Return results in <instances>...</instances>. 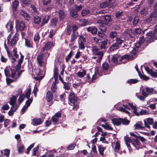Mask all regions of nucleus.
I'll use <instances>...</instances> for the list:
<instances>
[{
  "label": "nucleus",
  "mask_w": 157,
  "mask_h": 157,
  "mask_svg": "<svg viewBox=\"0 0 157 157\" xmlns=\"http://www.w3.org/2000/svg\"><path fill=\"white\" fill-rule=\"evenodd\" d=\"M43 122L41 118H34L33 119L32 124L36 126L41 124Z\"/></svg>",
  "instance_id": "nucleus-20"
},
{
  "label": "nucleus",
  "mask_w": 157,
  "mask_h": 157,
  "mask_svg": "<svg viewBox=\"0 0 157 157\" xmlns=\"http://www.w3.org/2000/svg\"><path fill=\"white\" fill-rule=\"evenodd\" d=\"M92 52L96 56H99V61H100L102 59L103 54L102 51L99 52V49L96 47H94L92 49Z\"/></svg>",
  "instance_id": "nucleus-4"
},
{
  "label": "nucleus",
  "mask_w": 157,
  "mask_h": 157,
  "mask_svg": "<svg viewBox=\"0 0 157 157\" xmlns=\"http://www.w3.org/2000/svg\"><path fill=\"white\" fill-rule=\"evenodd\" d=\"M117 35V33L116 31L112 32L109 33V36L112 38H114Z\"/></svg>",
  "instance_id": "nucleus-49"
},
{
  "label": "nucleus",
  "mask_w": 157,
  "mask_h": 157,
  "mask_svg": "<svg viewBox=\"0 0 157 157\" xmlns=\"http://www.w3.org/2000/svg\"><path fill=\"white\" fill-rule=\"evenodd\" d=\"M92 52L96 56H99V61H100L102 59L103 54L102 51L99 52V49L96 47H94L92 49Z\"/></svg>",
  "instance_id": "nucleus-2"
},
{
  "label": "nucleus",
  "mask_w": 157,
  "mask_h": 157,
  "mask_svg": "<svg viewBox=\"0 0 157 157\" xmlns=\"http://www.w3.org/2000/svg\"><path fill=\"white\" fill-rule=\"evenodd\" d=\"M116 40L117 44L119 45L121 44L124 41L123 40H121L120 38L117 37L116 38Z\"/></svg>",
  "instance_id": "nucleus-64"
},
{
  "label": "nucleus",
  "mask_w": 157,
  "mask_h": 157,
  "mask_svg": "<svg viewBox=\"0 0 157 157\" xmlns=\"http://www.w3.org/2000/svg\"><path fill=\"white\" fill-rule=\"evenodd\" d=\"M57 88L56 84H52V86L51 87V90L53 93H55L56 92Z\"/></svg>",
  "instance_id": "nucleus-51"
},
{
  "label": "nucleus",
  "mask_w": 157,
  "mask_h": 157,
  "mask_svg": "<svg viewBox=\"0 0 157 157\" xmlns=\"http://www.w3.org/2000/svg\"><path fill=\"white\" fill-rule=\"evenodd\" d=\"M17 97L15 96H12V98H10V101L9 102V103L10 105H14L16 102V101L17 100Z\"/></svg>",
  "instance_id": "nucleus-29"
},
{
  "label": "nucleus",
  "mask_w": 157,
  "mask_h": 157,
  "mask_svg": "<svg viewBox=\"0 0 157 157\" xmlns=\"http://www.w3.org/2000/svg\"><path fill=\"white\" fill-rule=\"evenodd\" d=\"M58 19L56 17H54L51 20V26L55 27L57 25Z\"/></svg>",
  "instance_id": "nucleus-27"
},
{
  "label": "nucleus",
  "mask_w": 157,
  "mask_h": 157,
  "mask_svg": "<svg viewBox=\"0 0 157 157\" xmlns=\"http://www.w3.org/2000/svg\"><path fill=\"white\" fill-rule=\"evenodd\" d=\"M138 80L136 79H130L127 81V82L128 84H135L138 82Z\"/></svg>",
  "instance_id": "nucleus-46"
},
{
  "label": "nucleus",
  "mask_w": 157,
  "mask_h": 157,
  "mask_svg": "<svg viewBox=\"0 0 157 157\" xmlns=\"http://www.w3.org/2000/svg\"><path fill=\"white\" fill-rule=\"evenodd\" d=\"M78 33H72L71 36V42H73L77 38L78 36L77 34Z\"/></svg>",
  "instance_id": "nucleus-39"
},
{
  "label": "nucleus",
  "mask_w": 157,
  "mask_h": 157,
  "mask_svg": "<svg viewBox=\"0 0 157 157\" xmlns=\"http://www.w3.org/2000/svg\"><path fill=\"white\" fill-rule=\"evenodd\" d=\"M75 10H76L77 12L81 10L82 8V6L81 5H80L79 6H78L75 5Z\"/></svg>",
  "instance_id": "nucleus-59"
},
{
  "label": "nucleus",
  "mask_w": 157,
  "mask_h": 157,
  "mask_svg": "<svg viewBox=\"0 0 157 157\" xmlns=\"http://www.w3.org/2000/svg\"><path fill=\"white\" fill-rule=\"evenodd\" d=\"M4 154L3 156L0 155V157H3L4 156H6L7 157H9L10 154V150L7 149H6L4 150Z\"/></svg>",
  "instance_id": "nucleus-47"
},
{
  "label": "nucleus",
  "mask_w": 157,
  "mask_h": 157,
  "mask_svg": "<svg viewBox=\"0 0 157 157\" xmlns=\"http://www.w3.org/2000/svg\"><path fill=\"white\" fill-rule=\"evenodd\" d=\"M18 34H17V33H16L13 37L11 39V41H10V45L11 46H13L17 44V42L18 40Z\"/></svg>",
  "instance_id": "nucleus-13"
},
{
  "label": "nucleus",
  "mask_w": 157,
  "mask_h": 157,
  "mask_svg": "<svg viewBox=\"0 0 157 157\" xmlns=\"http://www.w3.org/2000/svg\"><path fill=\"white\" fill-rule=\"evenodd\" d=\"M50 18V16L47 15L44 16L43 18L41 23L40 25L41 27L43 26L45 24L48 23Z\"/></svg>",
  "instance_id": "nucleus-17"
},
{
  "label": "nucleus",
  "mask_w": 157,
  "mask_h": 157,
  "mask_svg": "<svg viewBox=\"0 0 157 157\" xmlns=\"http://www.w3.org/2000/svg\"><path fill=\"white\" fill-rule=\"evenodd\" d=\"M144 125L145 126L149 129L150 128V126L149 125H151L153 123V119L151 118H149L145 119L144 120Z\"/></svg>",
  "instance_id": "nucleus-9"
},
{
  "label": "nucleus",
  "mask_w": 157,
  "mask_h": 157,
  "mask_svg": "<svg viewBox=\"0 0 157 157\" xmlns=\"http://www.w3.org/2000/svg\"><path fill=\"white\" fill-rule=\"evenodd\" d=\"M20 1L22 3L25 5H29L31 3L30 0H20Z\"/></svg>",
  "instance_id": "nucleus-54"
},
{
  "label": "nucleus",
  "mask_w": 157,
  "mask_h": 157,
  "mask_svg": "<svg viewBox=\"0 0 157 157\" xmlns=\"http://www.w3.org/2000/svg\"><path fill=\"white\" fill-rule=\"evenodd\" d=\"M4 73L6 77H10V70L7 67H6L4 70Z\"/></svg>",
  "instance_id": "nucleus-44"
},
{
  "label": "nucleus",
  "mask_w": 157,
  "mask_h": 157,
  "mask_svg": "<svg viewBox=\"0 0 157 157\" xmlns=\"http://www.w3.org/2000/svg\"><path fill=\"white\" fill-rule=\"evenodd\" d=\"M34 143H33L32 144H31L29 147H28L27 148V151H25V153L27 154H28L30 152V151L31 150V149H32L34 147Z\"/></svg>",
  "instance_id": "nucleus-53"
},
{
  "label": "nucleus",
  "mask_w": 157,
  "mask_h": 157,
  "mask_svg": "<svg viewBox=\"0 0 157 157\" xmlns=\"http://www.w3.org/2000/svg\"><path fill=\"white\" fill-rule=\"evenodd\" d=\"M71 29L73 31L72 33H76V32L78 30V27L76 25H73L71 28Z\"/></svg>",
  "instance_id": "nucleus-61"
},
{
  "label": "nucleus",
  "mask_w": 157,
  "mask_h": 157,
  "mask_svg": "<svg viewBox=\"0 0 157 157\" xmlns=\"http://www.w3.org/2000/svg\"><path fill=\"white\" fill-rule=\"evenodd\" d=\"M92 52L96 56H99V61H100L102 59L103 54L102 51L99 52V49L96 47H94L92 49Z\"/></svg>",
  "instance_id": "nucleus-3"
},
{
  "label": "nucleus",
  "mask_w": 157,
  "mask_h": 157,
  "mask_svg": "<svg viewBox=\"0 0 157 157\" xmlns=\"http://www.w3.org/2000/svg\"><path fill=\"white\" fill-rule=\"evenodd\" d=\"M25 46L28 48H33V44L32 41L29 39H26L25 41Z\"/></svg>",
  "instance_id": "nucleus-25"
},
{
  "label": "nucleus",
  "mask_w": 157,
  "mask_h": 157,
  "mask_svg": "<svg viewBox=\"0 0 157 157\" xmlns=\"http://www.w3.org/2000/svg\"><path fill=\"white\" fill-rule=\"evenodd\" d=\"M40 39V36L39 34L38 33H36L35 34L34 37V41L36 42L37 41H39Z\"/></svg>",
  "instance_id": "nucleus-57"
},
{
  "label": "nucleus",
  "mask_w": 157,
  "mask_h": 157,
  "mask_svg": "<svg viewBox=\"0 0 157 157\" xmlns=\"http://www.w3.org/2000/svg\"><path fill=\"white\" fill-rule=\"evenodd\" d=\"M25 98L24 94H22L20 96L18 100V102L20 104L24 101Z\"/></svg>",
  "instance_id": "nucleus-60"
},
{
  "label": "nucleus",
  "mask_w": 157,
  "mask_h": 157,
  "mask_svg": "<svg viewBox=\"0 0 157 157\" xmlns=\"http://www.w3.org/2000/svg\"><path fill=\"white\" fill-rule=\"evenodd\" d=\"M119 48V45L115 43L113 44L109 48L110 51H113L115 50L118 49Z\"/></svg>",
  "instance_id": "nucleus-33"
},
{
  "label": "nucleus",
  "mask_w": 157,
  "mask_h": 157,
  "mask_svg": "<svg viewBox=\"0 0 157 157\" xmlns=\"http://www.w3.org/2000/svg\"><path fill=\"white\" fill-rule=\"evenodd\" d=\"M107 41L108 40L106 39L102 42L100 47L101 49H105L106 48V46L107 44Z\"/></svg>",
  "instance_id": "nucleus-35"
},
{
  "label": "nucleus",
  "mask_w": 157,
  "mask_h": 157,
  "mask_svg": "<svg viewBox=\"0 0 157 157\" xmlns=\"http://www.w3.org/2000/svg\"><path fill=\"white\" fill-rule=\"evenodd\" d=\"M70 15L73 18H75L78 16V14L77 12L75 10H72L70 12Z\"/></svg>",
  "instance_id": "nucleus-30"
},
{
  "label": "nucleus",
  "mask_w": 157,
  "mask_h": 157,
  "mask_svg": "<svg viewBox=\"0 0 157 157\" xmlns=\"http://www.w3.org/2000/svg\"><path fill=\"white\" fill-rule=\"evenodd\" d=\"M150 18H152L153 17L154 19L157 17V11L153 12L150 15Z\"/></svg>",
  "instance_id": "nucleus-56"
},
{
  "label": "nucleus",
  "mask_w": 157,
  "mask_h": 157,
  "mask_svg": "<svg viewBox=\"0 0 157 157\" xmlns=\"http://www.w3.org/2000/svg\"><path fill=\"white\" fill-rule=\"evenodd\" d=\"M146 36L150 37L149 39L150 40H152V41H154L155 35L151 31H149L146 33Z\"/></svg>",
  "instance_id": "nucleus-23"
},
{
  "label": "nucleus",
  "mask_w": 157,
  "mask_h": 157,
  "mask_svg": "<svg viewBox=\"0 0 157 157\" xmlns=\"http://www.w3.org/2000/svg\"><path fill=\"white\" fill-rule=\"evenodd\" d=\"M19 105L17 104H15L14 105L12 106L10 110L8 112V114L9 116H12L13 115L14 112H15L18 108Z\"/></svg>",
  "instance_id": "nucleus-16"
},
{
  "label": "nucleus",
  "mask_w": 157,
  "mask_h": 157,
  "mask_svg": "<svg viewBox=\"0 0 157 157\" xmlns=\"http://www.w3.org/2000/svg\"><path fill=\"white\" fill-rule=\"evenodd\" d=\"M86 29L88 32L92 34H96L98 31V29L95 26H91L86 28Z\"/></svg>",
  "instance_id": "nucleus-11"
},
{
  "label": "nucleus",
  "mask_w": 157,
  "mask_h": 157,
  "mask_svg": "<svg viewBox=\"0 0 157 157\" xmlns=\"http://www.w3.org/2000/svg\"><path fill=\"white\" fill-rule=\"evenodd\" d=\"M75 144H72L69 145L67 147V149L68 150H70L73 149L75 147Z\"/></svg>",
  "instance_id": "nucleus-58"
},
{
  "label": "nucleus",
  "mask_w": 157,
  "mask_h": 157,
  "mask_svg": "<svg viewBox=\"0 0 157 157\" xmlns=\"http://www.w3.org/2000/svg\"><path fill=\"white\" fill-rule=\"evenodd\" d=\"M25 148V147L23 144H22L18 147V153L21 154L24 152V150Z\"/></svg>",
  "instance_id": "nucleus-37"
},
{
  "label": "nucleus",
  "mask_w": 157,
  "mask_h": 157,
  "mask_svg": "<svg viewBox=\"0 0 157 157\" xmlns=\"http://www.w3.org/2000/svg\"><path fill=\"white\" fill-rule=\"evenodd\" d=\"M20 15L23 17L25 20L29 21L30 19V17L28 13L26 11L23 10H21L20 12Z\"/></svg>",
  "instance_id": "nucleus-14"
},
{
  "label": "nucleus",
  "mask_w": 157,
  "mask_h": 157,
  "mask_svg": "<svg viewBox=\"0 0 157 157\" xmlns=\"http://www.w3.org/2000/svg\"><path fill=\"white\" fill-rule=\"evenodd\" d=\"M90 12V11L88 9H84L81 12V15L83 17H85L88 15Z\"/></svg>",
  "instance_id": "nucleus-31"
},
{
  "label": "nucleus",
  "mask_w": 157,
  "mask_h": 157,
  "mask_svg": "<svg viewBox=\"0 0 157 157\" xmlns=\"http://www.w3.org/2000/svg\"><path fill=\"white\" fill-rule=\"evenodd\" d=\"M103 18L104 20V24L105 25H108L109 22H111L112 21L111 15H104L103 17Z\"/></svg>",
  "instance_id": "nucleus-12"
},
{
  "label": "nucleus",
  "mask_w": 157,
  "mask_h": 157,
  "mask_svg": "<svg viewBox=\"0 0 157 157\" xmlns=\"http://www.w3.org/2000/svg\"><path fill=\"white\" fill-rule=\"evenodd\" d=\"M99 28L101 32H105L107 29L106 26L105 25H100Z\"/></svg>",
  "instance_id": "nucleus-50"
},
{
  "label": "nucleus",
  "mask_w": 157,
  "mask_h": 157,
  "mask_svg": "<svg viewBox=\"0 0 157 157\" xmlns=\"http://www.w3.org/2000/svg\"><path fill=\"white\" fill-rule=\"evenodd\" d=\"M82 71H78L77 73V76L80 78H82L84 77L86 74V72L84 70H82Z\"/></svg>",
  "instance_id": "nucleus-32"
},
{
  "label": "nucleus",
  "mask_w": 157,
  "mask_h": 157,
  "mask_svg": "<svg viewBox=\"0 0 157 157\" xmlns=\"http://www.w3.org/2000/svg\"><path fill=\"white\" fill-rule=\"evenodd\" d=\"M33 22L35 24L39 25L41 22V18L39 16H36L33 17Z\"/></svg>",
  "instance_id": "nucleus-24"
},
{
  "label": "nucleus",
  "mask_w": 157,
  "mask_h": 157,
  "mask_svg": "<svg viewBox=\"0 0 157 157\" xmlns=\"http://www.w3.org/2000/svg\"><path fill=\"white\" fill-rule=\"evenodd\" d=\"M66 31L67 36L70 35L72 32L71 26L70 25L67 26L66 29Z\"/></svg>",
  "instance_id": "nucleus-34"
},
{
  "label": "nucleus",
  "mask_w": 157,
  "mask_h": 157,
  "mask_svg": "<svg viewBox=\"0 0 157 157\" xmlns=\"http://www.w3.org/2000/svg\"><path fill=\"white\" fill-rule=\"evenodd\" d=\"M19 2L18 0H14L12 2L13 10L16 11L17 10L18 6L19 5Z\"/></svg>",
  "instance_id": "nucleus-19"
},
{
  "label": "nucleus",
  "mask_w": 157,
  "mask_h": 157,
  "mask_svg": "<svg viewBox=\"0 0 157 157\" xmlns=\"http://www.w3.org/2000/svg\"><path fill=\"white\" fill-rule=\"evenodd\" d=\"M145 69L147 73L152 77L157 78V70H156V72L154 71L148 67H145Z\"/></svg>",
  "instance_id": "nucleus-8"
},
{
  "label": "nucleus",
  "mask_w": 157,
  "mask_h": 157,
  "mask_svg": "<svg viewBox=\"0 0 157 157\" xmlns=\"http://www.w3.org/2000/svg\"><path fill=\"white\" fill-rule=\"evenodd\" d=\"M105 147H103L102 145H100L98 146V150L99 153L101 156H104V151L106 149Z\"/></svg>",
  "instance_id": "nucleus-26"
},
{
  "label": "nucleus",
  "mask_w": 157,
  "mask_h": 157,
  "mask_svg": "<svg viewBox=\"0 0 157 157\" xmlns=\"http://www.w3.org/2000/svg\"><path fill=\"white\" fill-rule=\"evenodd\" d=\"M51 120L53 122L54 124H56L58 123V122L59 121V119L54 115L52 117Z\"/></svg>",
  "instance_id": "nucleus-48"
},
{
  "label": "nucleus",
  "mask_w": 157,
  "mask_h": 157,
  "mask_svg": "<svg viewBox=\"0 0 157 157\" xmlns=\"http://www.w3.org/2000/svg\"><path fill=\"white\" fill-rule=\"evenodd\" d=\"M111 5V4L108 1H106L101 3L100 5V7L101 8H104Z\"/></svg>",
  "instance_id": "nucleus-28"
},
{
  "label": "nucleus",
  "mask_w": 157,
  "mask_h": 157,
  "mask_svg": "<svg viewBox=\"0 0 157 157\" xmlns=\"http://www.w3.org/2000/svg\"><path fill=\"white\" fill-rule=\"evenodd\" d=\"M104 32L99 31L98 35L101 38H104L106 36V35L104 33Z\"/></svg>",
  "instance_id": "nucleus-55"
},
{
  "label": "nucleus",
  "mask_w": 157,
  "mask_h": 157,
  "mask_svg": "<svg viewBox=\"0 0 157 157\" xmlns=\"http://www.w3.org/2000/svg\"><path fill=\"white\" fill-rule=\"evenodd\" d=\"M125 33L131 37L133 38L135 36V34L134 31L131 29H126L125 31Z\"/></svg>",
  "instance_id": "nucleus-21"
},
{
  "label": "nucleus",
  "mask_w": 157,
  "mask_h": 157,
  "mask_svg": "<svg viewBox=\"0 0 157 157\" xmlns=\"http://www.w3.org/2000/svg\"><path fill=\"white\" fill-rule=\"evenodd\" d=\"M53 43L52 42H48L46 43L44 46L42 48L41 50V52H44L45 50L49 49L52 46Z\"/></svg>",
  "instance_id": "nucleus-15"
},
{
  "label": "nucleus",
  "mask_w": 157,
  "mask_h": 157,
  "mask_svg": "<svg viewBox=\"0 0 157 157\" xmlns=\"http://www.w3.org/2000/svg\"><path fill=\"white\" fill-rule=\"evenodd\" d=\"M146 90L147 93L153 94V92L154 91V89L152 88H149L148 87H146Z\"/></svg>",
  "instance_id": "nucleus-63"
},
{
  "label": "nucleus",
  "mask_w": 157,
  "mask_h": 157,
  "mask_svg": "<svg viewBox=\"0 0 157 157\" xmlns=\"http://www.w3.org/2000/svg\"><path fill=\"white\" fill-rule=\"evenodd\" d=\"M122 11H118L115 13V17L116 18L121 19L122 17Z\"/></svg>",
  "instance_id": "nucleus-38"
},
{
  "label": "nucleus",
  "mask_w": 157,
  "mask_h": 157,
  "mask_svg": "<svg viewBox=\"0 0 157 157\" xmlns=\"http://www.w3.org/2000/svg\"><path fill=\"white\" fill-rule=\"evenodd\" d=\"M66 97V94L65 93H63L62 94H60L59 96V100L60 101L63 102H65Z\"/></svg>",
  "instance_id": "nucleus-45"
},
{
  "label": "nucleus",
  "mask_w": 157,
  "mask_h": 157,
  "mask_svg": "<svg viewBox=\"0 0 157 157\" xmlns=\"http://www.w3.org/2000/svg\"><path fill=\"white\" fill-rule=\"evenodd\" d=\"M30 7L31 8V10L33 13H36L37 12L36 8L34 5H31Z\"/></svg>",
  "instance_id": "nucleus-62"
},
{
  "label": "nucleus",
  "mask_w": 157,
  "mask_h": 157,
  "mask_svg": "<svg viewBox=\"0 0 157 157\" xmlns=\"http://www.w3.org/2000/svg\"><path fill=\"white\" fill-rule=\"evenodd\" d=\"M63 88L66 90H69L70 89L71 84L70 83L67 82H64L63 83Z\"/></svg>",
  "instance_id": "nucleus-36"
},
{
  "label": "nucleus",
  "mask_w": 157,
  "mask_h": 157,
  "mask_svg": "<svg viewBox=\"0 0 157 157\" xmlns=\"http://www.w3.org/2000/svg\"><path fill=\"white\" fill-rule=\"evenodd\" d=\"M16 25L17 29L18 28L21 31L24 30L25 27V23L23 21H17L16 22Z\"/></svg>",
  "instance_id": "nucleus-5"
},
{
  "label": "nucleus",
  "mask_w": 157,
  "mask_h": 157,
  "mask_svg": "<svg viewBox=\"0 0 157 157\" xmlns=\"http://www.w3.org/2000/svg\"><path fill=\"white\" fill-rule=\"evenodd\" d=\"M121 122L123 124L127 125L129 124L130 121L125 118L124 119L121 118Z\"/></svg>",
  "instance_id": "nucleus-43"
},
{
  "label": "nucleus",
  "mask_w": 157,
  "mask_h": 157,
  "mask_svg": "<svg viewBox=\"0 0 157 157\" xmlns=\"http://www.w3.org/2000/svg\"><path fill=\"white\" fill-rule=\"evenodd\" d=\"M73 55V52L71 51H70L68 55L65 57V60L66 62L69 61Z\"/></svg>",
  "instance_id": "nucleus-42"
},
{
  "label": "nucleus",
  "mask_w": 157,
  "mask_h": 157,
  "mask_svg": "<svg viewBox=\"0 0 157 157\" xmlns=\"http://www.w3.org/2000/svg\"><path fill=\"white\" fill-rule=\"evenodd\" d=\"M43 52H40L37 57V59L39 65L41 67L43 65V63H44L43 61V58L44 55Z\"/></svg>",
  "instance_id": "nucleus-7"
},
{
  "label": "nucleus",
  "mask_w": 157,
  "mask_h": 157,
  "mask_svg": "<svg viewBox=\"0 0 157 157\" xmlns=\"http://www.w3.org/2000/svg\"><path fill=\"white\" fill-rule=\"evenodd\" d=\"M111 120L113 124L117 126L120 125L121 124V118H114L112 119Z\"/></svg>",
  "instance_id": "nucleus-22"
},
{
  "label": "nucleus",
  "mask_w": 157,
  "mask_h": 157,
  "mask_svg": "<svg viewBox=\"0 0 157 157\" xmlns=\"http://www.w3.org/2000/svg\"><path fill=\"white\" fill-rule=\"evenodd\" d=\"M68 101L70 104L71 105V104H74L77 101V98L75 96L74 94L70 93L69 95Z\"/></svg>",
  "instance_id": "nucleus-6"
},
{
  "label": "nucleus",
  "mask_w": 157,
  "mask_h": 157,
  "mask_svg": "<svg viewBox=\"0 0 157 157\" xmlns=\"http://www.w3.org/2000/svg\"><path fill=\"white\" fill-rule=\"evenodd\" d=\"M141 123V121H139L137 123H136L134 125V126L135 127V128L136 129H141V127H142V126L140 125Z\"/></svg>",
  "instance_id": "nucleus-52"
},
{
  "label": "nucleus",
  "mask_w": 157,
  "mask_h": 157,
  "mask_svg": "<svg viewBox=\"0 0 157 157\" xmlns=\"http://www.w3.org/2000/svg\"><path fill=\"white\" fill-rule=\"evenodd\" d=\"M31 89L30 88H29L27 91L26 92L25 95H24L25 97L28 99H29L31 95Z\"/></svg>",
  "instance_id": "nucleus-40"
},
{
  "label": "nucleus",
  "mask_w": 157,
  "mask_h": 157,
  "mask_svg": "<svg viewBox=\"0 0 157 157\" xmlns=\"http://www.w3.org/2000/svg\"><path fill=\"white\" fill-rule=\"evenodd\" d=\"M59 18L60 21H63L65 18L66 14L65 11L62 9H60L58 11Z\"/></svg>",
  "instance_id": "nucleus-10"
},
{
  "label": "nucleus",
  "mask_w": 157,
  "mask_h": 157,
  "mask_svg": "<svg viewBox=\"0 0 157 157\" xmlns=\"http://www.w3.org/2000/svg\"><path fill=\"white\" fill-rule=\"evenodd\" d=\"M102 69L100 67H97L96 70V72L97 74H100L99 72L100 71L101 74L104 75H108L109 74V72L108 70L109 67V65L107 63H103L102 65Z\"/></svg>",
  "instance_id": "nucleus-1"
},
{
  "label": "nucleus",
  "mask_w": 157,
  "mask_h": 157,
  "mask_svg": "<svg viewBox=\"0 0 157 157\" xmlns=\"http://www.w3.org/2000/svg\"><path fill=\"white\" fill-rule=\"evenodd\" d=\"M119 57L117 54L113 55L111 59L112 61L114 63H117Z\"/></svg>",
  "instance_id": "nucleus-41"
},
{
  "label": "nucleus",
  "mask_w": 157,
  "mask_h": 157,
  "mask_svg": "<svg viewBox=\"0 0 157 157\" xmlns=\"http://www.w3.org/2000/svg\"><path fill=\"white\" fill-rule=\"evenodd\" d=\"M53 98V94L52 92L50 91H48L46 95V100L48 102H50Z\"/></svg>",
  "instance_id": "nucleus-18"
}]
</instances>
